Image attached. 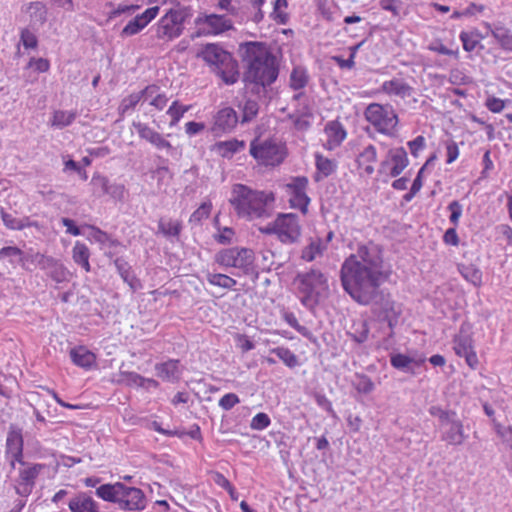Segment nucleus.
Returning <instances> with one entry per match:
<instances>
[{
    "label": "nucleus",
    "mask_w": 512,
    "mask_h": 512,
    "mask_svg": "<svg viewBox=\"0 0 512 512\" xmlns=\"http://www.w3.org/2000/svg\"><path fill=\"white\" fill-rule=\"evenodd\" d=\"M388 277L389 274L384 270L383 250L372 241L359 244L356 252L344 260L340 270L345 292L361 305L378 307L388 326L393 329L402 311L390 294L380 289Z\"/></svg>",
    "instance_id": "1"
},
{
    "label": "nucleus",
    "mask_w": 512,
    "mask_h": 512,
    "mask_svg": "<svg viewBox=\"0 0 512 512\" xmlns=\"http://www.w3.org/2000/svg\"><path fill=\"white\" fill-rule=\"evenodd\" d=\"M239 55L245 64L244 82L265 88L276 81L279 74L276 58L262 43L240 44Z\"/></svg>",
    "instance_id": "2"
},
{
    "label": "nucleus",
    "mask_w": 512,
    "mask_h": 512,
    "mask_svg": "<svg viewBox=\"0 0 512 512\" xmlns=\"http://www.w3.org/2000/svg\"><path fill=\"white\" fill-rule=\"evenodd\" d=\"M275 195L273 192L253 190L244 184H235L229 202L239 217L247 220L271 216Z\"/></svg>",
    "instance_id": "3"
},
{
    "label": "nucleus",
    "mask_w": 512,
    "mask_h": 512,
    "mask_svg": "<svg viewBox=\"0 0 512 512\" xmlns=\"http://www.w3.org/2000/svg\"><path fill=\"white\" fill-rule=\"evenodd\" d=\"M197 57L202 58L208 65L213 67V71L221 77L228 85L237 82L239 73L236 70L237 64L232 55L224 50L219 44L208 43Z\"/></svg>",
    "instance_id": "4"
},
{
    "label": "nucleus",
    "mask_w": 512,
    "mask_h": 512,
    "mask_svg": "<svg viewBox=\"0 0 512 512\" xmlns=\"http://www.w3.org/2000/svg\"><path fill=\"white\" fill-rule=\"evenodd\" d=\"M295 282L298 283V290L303 295L301 303L308 309L316 307L329 289L327 277L317 269L298 273Z\"/></svg>",
    "instance_id": "5"
},
{
    "label": "nucleus",
    "mask_w": 512,
    "mask_h": 512,
    "mask_svg": "<svg viewBox=\"0 0 512 512\" xmlns=\"http://www.w3.org/2000/svg\"><path fill=\"white\" fill-rule=\"evenodd\" d=\"M191 16L190 7L170 8L160 18L156 27V38L171 41L184 31V23Z\"/></svg>",
    "instance_id": "6"
},
{
    "label": "nucleus",
    "mask_w": 512,
    "mask_h": 512,
    "mask_svg": "<svg viewBox=\"0 0 512 512\" xmlns=\"http://www.w3.org/2000/svg\"><path fill=\"white\" fill-rule=\"evenodd\" d=\"M366 120L382 134L391 135L398 124V116L390 105L369 104L364 112Z\"/></svg>",
    "instance_id": "7"
},
{
    "label": "nucleus",
    "mask_w": 512,
    "mask_h": 512,
    "mask_svg": "<svg viewBox=\"0 0 512 512\" xmlns=\"http://www.w3.org/2000/svg\"><path fill=\"white\" fill-rule=\"evenodd\" d=\"M250 154L259 164L276 166L286 157L285 147L273 140L259 142L254 139L250 144Z\"/></svg>",
    "instance_id": "8"
},
{
    "label": "nucleus",
    "mask_w": 512,
    "mask_h": 512,
    "mask_svg": "<svg viewBox=\"0 0 512 512\" xmlns=\"http://www.w3.org/2000/svg\"><path fill=\"white\" fill-rule=\"evenodd\" d=\"M215 262L223 267H234L248 273L254 262V253L244 247L222 249L215 254Z\"/></svg>",
    "instance_id": "9"
},
{
    "label": "nucleus",
    "mask_w": 512,
    "mask_h": 512,
    "mask_svg": "<svg viewBox=\"0 0 512 512\" xmlns=\"http://www.w3.org/2000/svg\"><path fill=\"white\" fill-rule=\"evenodd\" d=\"M43 469V464L30 462H26L25 466L19 467L18 476L14 480L16 494L21 497H28L32 493L36 480Z\"/></svg>",
    "instance_id": "10"
},
{
    "label": "nucleus",
    "mask_w": 512,
    "mask_h": 512,
    "mask_svg": "<svg viewBox=\"0 0 512 512\" xmlns=\"http://www.w3.org/2000/svg\"><path fill=\"white\" fill-rule=\"evenodd\" d=\"M277 238L283 244H294L301 236V225L296 214H279L277 216Z\"/></svg>",
    "instance_id": "11"
},
{
    "label": "nucleus",
    "mask_w": 512,
    "mask_h": 512,
    "mask_svg": "<svg viewBox=\"0 0 512 512\" xmlns=\"http://www.w3.org/2000/svg\"><path fill=\"white\" fill-rule=\"evenodd\" d=\"M308 179L304 176L293 178L292 182L286 185L291 193L290 204L293 208H298L302 213L307 212L310 198L306 194Z\"/></svg>",
    "instance_id": "12"
},
{
    "label": "nucleus",
    "mask_w": 512,
    "mask_h": 512,
    "mask_svg": "<svg viewBox=\"0 0 512 512\" xmlns=\"http://www.w3.org/2000/svg\"><path fill=\"white\" fill-rule=\"evenodd\" d=\"M117 504L122 510L141 511L146 506V498L142 490L123 484Z\"/></svg>",
    "instance_id": "13"
},
{
    "label": "nucleus",
    "mask_w": 512,
    "mask_h": 512,
    "mask_svg": "<svg viewBox=\"0 0 512 512\" xmlns=\"http://www.w3.org/2000/svg\"><path fill=\"white\" fill-rule=\"evenodd\" d=\"M5 455H12L14 460L24 456L23 430L16 424H10L5 441Z\"/></svg>",
    "instance_id": "14"
},
{
    "label": "nucleus",
    "mask_w": 512,
    "mask_h": 512,
    "mask_svg": "<svg viewBox=\"0 0 512 512\" xmlns=\"http://www.w3.org/2000/svg\"><path fill=\"white\" fill-rule=\"evenodd\" d=\"M196 26L206 24L209 34H220L233 28L232 21L225 15L203 14L199 15L195 21Z\"/></svg>",
    "instance_id": "15"
},
{
    "label": "nucleus",
    "mask_w": 512,
    "mask_h": 512,
    "mask_svg": "<svg viewBox=\"0 0 512 512\" xmlns=\"http://www.w3.org/2000/svg\"><path fill=\"white\" fill-rule=\"evenodd\" d=\"M454 350L459 357H464L467 365L476 369L478 366L477 353L472 345V340L469 336L460 333L454 340Z\"/></svg>",
    "instance_id": "16"
},
{
    "label": "nucleus",
    "mask_w": 512,
    "mask_h": 512,
    "mask_svg": "<svg viewBox=\"0 0 512 512\" xmlns=\"http://www.w3.org/2000/svg\"><path fill=\"white\" fill-rule=\"evenodd\" d=\"M442 440L451 445H459L464 440L463 426L457 415L453 416L443 424H440Z\"/></svg>",
    "instance_id": "17"
},
{
    "label": "nucleus",
    "mask_w": 512,
    "mask_h": 512,
    "mask_svg": "<svg viewBox=\"0 0 512 512\" xmlns=\"http://www.w3.org/2000/svg\"><path fill=\"white\" fill-rule=\"evenodd\" d=\"M133 127L136 129L139 137L146 140L157 149H171L172 145L167 141L159 132L149 127L145 123L133 122Z\"/></svg>",
    "instance_id": "18"
},
{
    "label": "nucleus",
    "mask_w": 512,
    "mask_h": 512,
    "mask_svg": "<svg viewBox=\"0 0 512 512\" xmlns=\"http://www.w3.org/2000/svg\"><path fill=\"white\" fill-rule=\"evenodd\" d=\"M238 121L239 117L236 111L231 107H225L217 112L212 130L214 133L230 132Z\"/></svg>",
    "instance_id": "19"
},
{
    "label": "nucleus",
    "mask_w": 512,
    "mask_h": 512,
    "mask_svg": "<svg viewBox=\"0 0 512 512\" xmlns=\"http://www.w3.org/2000/svg\"><path fill=\"white\" fill-rule=\"evenodd\" d=\"M426 361V358L422 355L416 357H410L405 354L396 353L390 357L391 365L398 370L414 373L413 367H419Z\"/></svg>",
    "instance_id": "20"
},
{
    "label": "nucleus",
    "mask_w": 512,
    "mask_h": 512,
    "mask_svg": "<svg viewBox=\"0 0 512 512\" xmlns=\"http://www.w3.org/2000/svg\"><path fill=\"white\" fill-rule=\"evenodd\" d=\"M486 29V34L482 33V39L491 34L499 43L502 49L512 52V33L504 26L492 27L489 23H482Z\"/></svg>",
    "instance_id": "21"
},
{
    "label": "nucleus",
    "mask_w": 512,
    "mask_h": 512,
    "mask_svg": "<svg viewBox=\"0 0 512 512\" xmlns=\"http://www.w3.org/2000/svg\"><path fill=\"white\" fill-rule=\"evenodd\" d=\"M68 506L71 512H99L97 503L85 493L72 498Z\"/></svg>",
    "instance_id": "22"
},
{
    "label": "nucleus",
    "mask_w": 512,
    "mask_h": 512,
    "mask_svg": "<svg viewBox=\"0 0 512 512\" xmlns=\"http://www.w3.org/2000/svg\"><path fill=\"white\" fill-rule=\"evenodd\" d=\"M156 91H158V86L150 85L138 93H132L123 98L118 108L119 114L124 116V114L129 110L134 109L135 106L141 101V99H143V96H146L148 92Z\"/></svg>",
    "instance_id": "23"
},
{
    "label": "nucleus",
    "mask_w": 512,
    "mask_h": 512,
    "mask_svg": "<svg viewBox=\"0 0 512 512\" xmlns=\"http://www.w3.org/2000/svg\"><path fill=\"white\" fill-rule=\"evenodd\" d=\"M388 155L391 161L394 163L393 167L390 170V176L397 177L403 172V170L409 164L407 152L403 147H399L396 149L389 150Z\"/></svg>",
    "instance_id": "24"
},
{
    "label": "nucleus",
    "mask_w": 512,
    "mask_h": 512,
    "mask_svg": "<svg viewBox=\"0 0 512 512\" xmlns=\"http://www.w3.org/2000/svg\"><path fill=\"white\" fill-rule=\"evenodd\" d=\"M324 131L328 136L330 148L339 146L347 135L343 125L337 120L329 121L325 125Z\"/></svg>",
    "instance_id": "25"
},
{
    "label": "nucleus",
    "mask_w": 512,
    "mask_h": 512,
    "mask_svg": "<svg viewBox=\"0 0 512 512\" xmlns=\"http://www.w3.org/2000/svg\"><path fill=\"white\" fill-rule=\"evenodd\" d=\"M326 250V245L320 237H312L309 239V243L302 249L301 258L304 261L312 262L317 257L322 256Z\"/></svg>",
    "instance_id": "26"
},
{
    "label": "nucleus",
    "mask_w": 512,
    "mask_h": 512,
    "mask_svg": "<svg viewBox=\"0 0 512 512\" xmlns=\"http://www.w3.org/2000/svg\"><path fill=\"white\" fill-rule=\"evenodd\" d=\"M157 376L163 380L174 382L180 378L179 361L169 360L155 366Z\"/></svg>",
    "instance_id": "27"
},
{
    "label": "nucleus",
    "mask_w": 512,
    "mask_h": 512,
    "mask_svg": "<svg viewBox=\"0 0 512 512\" xmlns=\"http://www.w3.org/2000/svg\"><path fill=\"white\" fill-rule=\"evenodd\" d=\"M382 90L389 95H396L401 98L409 97L413 92V88L410 85L399 79L385 81L382 84Z\"/></svg>",
    "instance_id": "28"
},
{
    "label": "nucleus",
    "mask_w": 512,
    "mask_h": 512,
    "mask_svg": "<svg viewBox=\"0 0 512 512\" xmlns=\"http://www.w3.org/2000/svg\"><path fill=\"white\" fill-rule=\"evenodd\" d=\"M72 362L82 368H89L95 361V355L84 347L73 348L70 351Z\"/></svg>",
    "instance_id": "29"
},
{
    "label": "nucleus",
    "mask_w": 512,
    "mask_h": 512,
    "mask_svg": "<svg viewBox=\"0 0 512 512\" xmlns=\"http://www.w3.org/2000/svg\"><path fill=\"white\" fill-rule=\"evenodd\" d=\"M123 489V483L103 484L96 489L98 497L105 501L117 503L120 497V491Z\"/></svg>",
    "instance_id": "30"
},
{
    "label": "nucleus",
    "mask_w": 512,
    "mask_h": 512,
    "mask_svg": "<svg viewBox=\"0 0 512 512\" xmlns=\"http://www.w3.org/2000/svg\"><path fill=\"white\" fill-rule=\"evenodd\" d=\"M6 260L12 265L21 264L25 266L24 253L16 246H6L0 249V261Z\"/></svg>",
    "instance_id": "31"
},
{
    "label": "nucleus",
    "mask_w": 512,
    "mask_h": 512,
    "mask_svg": "<svg viewBox=\"0 0 512 512\" xmlns=\"http://www.w3.org/2000/svg\"><path fill=\"white\" fill-rule=\"evenodd\" d=\"M27 12L33 25H42L47 19V10L42 2L36 1L29 4Z\"/></svg>",
    "instance_id": "32"
},
{
    "label": "nucleus",
    "mask_w": 512,
    "mask_h": 512,
    "mask_svg": "<svg viewBox=\"0 0 512 512\" xmlns=\"http://www.w3.org/2000/svg\"><path fill=\"white\" fill-rule=\"evenodd\" d=\"M216 146H217V149L220 152L222 157L229 158L234 153H237V152L243 150L245 147V142L239 141L237 139H233V140L218 142L216 144Z\"/></svg>",
    "instance_id": "33"
},
{
    "label": "nucleus",
    "mask_w": 512,
    "mask_h": 512,
    "mask_svg": "<svg viewBox=\"0 0 512 512\" xmlns=\"http://www.w3.org/2000/svg\"><path fill=\"white\" fill-rule=\"evenodd\" d=\"M89 256L88 247L84 243L76 242L73 247V260L75 263L81 265L86 272L90 271Z\"/></svg>",
    "instance_id": "34"
},
{
    "label": "nucleus",
    "mask_w": 512,
    "mask_h": 512,
    "mask_svg": "<svg viewBox=\"0 0 512 512\" xmlns=\"http://www.w3.org/2000/svg\"><path fill=\"white\" fill-rule=\"evenodd\" d=\"M311 117H312V112L310 111L309 107H307V106L304 107L302 112L297 111V112L289 115V118L291 120H293L294 127L298 131H307L310 128L311 123L309 121V118H311Z\"/></svg>",
    "instance_id": "35"
},
{
    "label": "nucleus",
    "mask_w": 512,
    "mask_h": 512,
    "mask_svg": "<svg viewBox=\"0 0 512 512\" xmlns=\"http://www.w3.org/2000/svg\"><path fill=\"white\" fill-rule=\"evenodd\" d=\"M182 230V222L179 220L165 221L160 219L158 222V232L166 237H178Z\"/></svg>",
    "instance_id": "36"
},
{
    "label": "nucleus",
    "mask_w": 512,
    "mask_h": 512,
    "mask_svg": "<svg viewBox=\"0 0 512 512\" xmlns=\"http://www.w3.org/2000/svg\"><path fill=\"white\" fill-rule=\"evenodd\" d=\"M369 325L366 320H359L353 323L351 331L348 334L357 343H364L369 336Z\"/></svg>",
    "instance_id": "37"
},
{
    "label": "nucleus",
    "mask_w": 512,
    "mask_h": 512,
    "mask_svg": "<svg viewBox=\"0 0 512 512\" xmlns=\"http://www.w3.org/2000/svg\"><path fill=\"white\" fill-rule=\"evenodd\" d=\"M42 270L47 271L48 275L56 282H62L66 280L68 271L66 268L55 258L51 257V263L47 267H43Z\"/></svg>",
    "instance_id": "38"
},
{
    "label": "nucleus",
    "mask_w": 512,
    "mask_h": 512,
    "mask_svg": "<svg viewBox=\"0 0 512 512\" xmlns=\"http://www.w3.org/2000/svg\"><path fill=\"white\" fill-rule=\"evenodd\" d=\"M270 352L275 354L289 368H295L299 365L297 356L286 347H276L271 349Z\"/></svg>",
    "instance_id": "39"
},
{
    "label": "nucleus",
    "mask_w": 512,
    "mask_h": 512,
    "mask_svg": "<svg viewBox=\"0 0 512 512\" xmlns=\"http://www.w3.org/2000/svg\"><path fill=\"white\" fill-rule=\"evenodd\" d=\"M1 218L5 224V226L12 230H22L25 227L31 226L28 218H16L12 214L1 210Z\"/></svg>",
    "instance_id": "40"
},
{
    "label": "nucleus",
    "mask_w": 512,
    "mask_h": 512,
    "mask_svg": "<svg viewBox=\"0 0 512 512\" xmlns=\"http://www.w3.org/2000/svg\"><path fill=\"white\" fill-rule=\"evenodd\" d=\"M207 281L211 285L219 286L224 289H232L237 284L235 279L221 273H208Z\"/></svg>",
    "instance_id": "41"
},
{
    "label": "nucleus",
    "mask_w": 512,
    "mask_h": 512,
    "mask_svg": "<svg viewBox=\"0 0 512 512\" xmlns=\"http://www.w3.org/2000/svg\"><path fill=\"white\" fill-rule=\"evenodd\" d=\"M283 318L287 322V324L293 327L300 335H302L303 337L310 341H315L313 333L307 327L300 325L296 316L293 313L285 312L283 314Z\"/></svg>",
    "instance_id": "42"
},
{
    "label": "nucleus",
    "mask_w": 512,
    "mask_h": 512,
    "mask_svg": "<svg viewBox=\"0 0 512 512\" xmlns=\"http://www.w3.org/2000/svg\"><path fill=\"white\" fill-rule=\"evenodd\" d=\"M109 183L110 181L106 176L94 174L90 182L94 195L97 197L107 195Z\"/></svg>",
    "instance_id": "43"
},
{
    "label": "nucleus",
    "mask_w": 512,
    "mask_h": 512,
    "mask_svg": "<svg viewBox=\"0 0 512 512\" xmlns=\"http://www.w3.org/2000/svg\"><path fill=\"white\" fill-rule=\"evenodd\" d=\"M259 104L257 101L248 99L242 107V117L240 122L242 124L252 121L258 114Z\"/></svg>",
    "instance_id": "44"
},
{
    "label": "nucleus",
    "mask_w": 512,
    "mask_h": 512,
    "mask_svg": "<svg viewBox=\"0 0 512 512\" xmlns=\"http://www.w3.org/2000/svg\"><path fill=\"white\" fill-rule=\"evenodd\" d=\"M49 262L51 263V257L45 256L41 253H35L29 256L24 255L25 266L23 267L26 268L27 270H32V268L30 267L31 264L33 266H39L42 269L43 267H47L49 265Z\"/></svg>",
    "instance_id": "45"
},
{
    "label": "nucleus",
    "mask_w": 512,
    "mask_h": 512,
    "mask_svg": "<svg viewBox=\"0 0 512 512\" xmlns=\"http://www.w3.org/2000/svg\"><path fill=\"white\" fill-rule=\"evenodd\" d=\"M316 167L323 177L330 176L336 170V164L320 154H316Z\"/></svg>",
    "instance_id": "46"
},
{
    "label": "nucleus",
    "mask_w": 512,
    "mask_h": 512,
    "mask_svg": "<svg viewBox=\"0 0 512 512\" xmlns=\"http://www.w3.org/2000/svg\"><path fill=\"white\" fill-rule=\"evenodd\" d=\"M308 77L306 72L300 68H294L290 75V87L294 90L302 89L306 86Z\"/></svg>",
    "instance_id": "47"
},
{
    "label": "nucleus",
    "mask_w": 512,
    "mask_h": 512,
    "mask_svg": "<svg viewBox=\"0 0 512 512\" xmlns=\"http://www.w3.org/2000/svg\"><path fill=\"white\" fill-rule=\"evenodd\" d=\"M189 108L190 106L181 105L177 100L174 101L167 110V114L171 117L170 126L176 125Z\"/></svg>",
    "instance_id": "48"
},
{
    "label": "nucleus",
    "mask_w": 512,
    "mask_h": 512,
    "mask_svg": "<svg viewBox=\"0 0 512 512\" xmlns=\"http://www.w3.org/2000/svg\"><path fill=\"white\" fill-rule=\"evenodd\" d=\"M460 39L463 43V48L466 51H472L480 43V33L477 30L471 32H462Z\"/></svg>",
    "instance_id": "49"
},
{
    "label": "nucleus",
    "mask_w": 512,
    "mask_h": 512,
    "mask_svg": "<svg viewBox=\"0 0 512 512\" xmlns=\"http://www.w3.org/2000/svg\"><path fill=\"white\" fill-rule=\"evenodd\" d=\"M76 114L67 111H55L53 115L52 125L60 128L70 125L75 120Z\"/></svg>",
    "instance_id": "50"
},
{
    "label": "nucleus",
    "mask_w": 512,
    "mask_h": 512,
    "mask_svg": "<svg viewBox=\"0 0 512 512\" xmlns=\"http://www.w3.org/2000/svg\"><path fill=\"white\" fill-rule=\"evenodd\" d=\"M211 207V203H202L200 207L191 214L189 218V223L193 225H200L202 220L207 219L209 217Z\"/></svg>",
    "instance_id": "51"
},
{
    "label": "nucleus",
    "mask_w": 512,
    "mask_h": 512,
    "mask_svg": "<svg viewBox=\"0 0 512 512\" xmlns=\"http://www.w3.org/2000/svg\"><path fill=\"white\" fill-rule=\"evenodd\" d=\"M144 27H146L141 18L136 16L132 20H130L127 25L122 29V36H133L139 33Z\"/></svg>",
    "instance_id": "52"
},
{
    "label": "nucleus",
    "mask_w": 512,
    "mask_h": 512,
    "mask_svg": "<svg viewBox=\"0 0 512 512\" xmlns=\"http://www.w3.org/2000/svg\"><path fill=\"white\" fill-rule=\"evenodd\" d=\"M379 5L383 10L391 12L394 17H399L404 3L402 0H380Z\"/></svg>",
    "instance_id": "53"
},
{
    "label": "nucleus",
    "mask_w": 512,
    "mask_h": 512,
    "mask_svg": "<svg viewBox=\"0 0 512 512\" xmlns=\"http://www.w3.org/2000/svg\"><path fill=\"white\" fill-rule=\"evenodd\" d=\"M20 42L26 49H34L38 45L37 37L29 29H22L20 33Z\"/></svg>",
    "instance_id": "54"
},
{
    "label": "nucleus",
    "mask_w": 512,
    "mask_h": 512,
    "mask_svg": "<svg viewBox=\"0 0 512 512\" xmlns=\"http://www.w3.org/2000/svg\"><path fill=\"white\" fill-rule=\"evenodd\" d=\"M271 423L269 416L266 413H257L251 420L250 427L253 430H263Z\"/></svg>",
    "instance_id": "55"
},
{
    "label": "nucleus",
    "mask_w": 512,
    "mask_h": 512,
    "mask_svg": "<svg viewBox=\"0 0 512 512\" xmlns=\"http://www.w3.org/2000/svg\"><path fill=\"white\" fill-rule=\"evenodd\" d=\"M358 379L359 380H358L355 388L359 393L369 394L374 390L375 385L370 377L362 374V375L358 376Z\"/></svg>",
    "instance_id": "56"
},
{
    "label": "nucleus",
    "mask_w": 512,
    "mask_h": 512,
    "mask_svg": "<svg viewBox=\"0 0 512 512\" xmlns=\"http://www.w3.org/2000/svg\"><path fill=\"white\" fill-rule=\"evenodd\" d=\"M287 6V0H275L273 8V18L279 24H286L288 16L285 13L279 11L281 7Z\"/></svg>",
    "instance_id": "57"
},
{
    "label": "nucleus",
    "mask_w": 512,
    "mask_h": 512,
    "mask_svg": "<svg viewBox=\"0 0 512 512\" xmlns=\"http://www.w3.org/2000/svg\"><path fill=\"white\" fill-rule=\"evenodd\" d=\"M496 433L502 439L503 443L512 449V426L503 428L501 424H496Z\"/></svg>",
    "instance_id": "58"
},
{
    "label": "nucleus",
    "mask_w": 512,
    "mask_h": 512,
    "mask_svg": "<svg viewBox=\"0 0 512 512\" xmlns=\"http://www.w3.org/2000/svg\"><path fill=\"white\" fill-rule=\"evenodd\" d=\"M505 100L496 98L494 96H488L485 100V106L493 113L501 112L505 107Z\"/></svg>",
    "instance_id": "59"
},
{
    "label": "nucleus",
    "mask_w": 512,
    "mask_h": 512,
    "mask_svg": "<svg viewBox=\"0 0 512 512\" xmlns=\"http://www.w3.org/2000/svg\"><path fill=\"white\" fill-rule=\"evenodd\" d=\"M482 408H483L485 414L490 418V420L493 424L494 430L496 431V424H500L497 421V412H498V410L501 409L500 405L484 403L482 405Z\"/></svg>",
    "instance_id": "60"
},
{
    "label": "nucleus",
    "mask_w": 512,
    "mask_h": 512,
    "mask_svg": "<svg viewBox=\"0 0 512 512\" xmlns=\"http://www.w3.org/2000/svg\"><path fill=\"white\" fill-rule=\"evenodd\" d=\"M239 397L234 393L225 394L219 400V406L224 410L232 409L237 403H239Z\"/></svg>",
    "instance_id": "61"
},
{
    "label": "nucleus",
    "mask_w": 512,
    "mask_h": 512,
    "mask_svg": "<svg viewBox=\"0 0 512 512\" xmlns=\"http://www.w3.org/2000/svg\"><path fill=\"white\" fill-rule=\"evenodd\" d=\"M432 416L438 417L440 424H443L453 416H456V413L453 411H446L441 409L440 407L432 406L429 410Z\"/></svg>",
    "instance_id": "62"
},
{
    "label": "nucleus",
    "mask_w": 512,
    "mask_h": 512,
    "mask_svg": "<svg viewBox=\"0 0 512 512\" xmlns=\"http://www.w3.org/2000/svg\"><path fill=\"white\" fill-rule=\"evenodd\" d=\"M376 159L377 152L373 145H368L359 156L360 162L373 163Z\"/></svg>",
    "instance_id": "63"
},
{
    "label": "nucleus",
    "mask_w": 512,
    "mask_h": 512,
    "mask_svg": "<svg viewBox=\"0 0 512 512\" xmlns=\"http://www.w3.org/2000/svg\"><path fill=\"white\" fill-rule=\"evenodd\" d=\"M234 230L229 227H225L222 229V231L215 235V240L222 245H228L231 243L232 238L234 236Z\"/></svg>",
    "instance_id": "64"
}]
</instances>
